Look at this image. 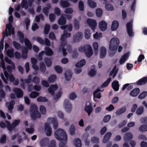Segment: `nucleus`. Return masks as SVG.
<instances>
[{"instance_id":"69168bd1","label":"nucleus","mask_w":147,"mask_h":147,"mask_svg":"<svg viewBox=\"0 0 147 147\" xmlns=\"http://www.w3.org/2000/svg\"><path fill=\"white\" fill-rule=\"evenodd\" d=\"M40 110L42 115H45L46 114V109L43 106L41 105L40 106Z\"/></svg>"},{"instance_id":"4d7b16f0","label":"nucleus","mask_w":147,"mask_h":147,"mask_svg":"<svg viewBox=\"0 0 147 147\" xmlns=\"http://www.w3.org/2000/svg\"><path fill=\"white\" fill-rule=\"evenodd\" d=\"M91 141L92 143L97 144L99 143V139L98 137L94 136L91 138Z\"/></svg>"},{"instance_id":"774afa93","label":"nucleus","mask_w":147,"mask_h":147,"mask_svg":"<svg viewBox=\"0 0 147 147\" xmlns=\"http://www.w3.org/2000/svg\"><path fill=\"white\" fill-rule=\"evenodd\" d=\"M6 136L5 134L2 135L0 141L1 143L4 144L6 143Z\"/></svg>"},{"instance_id":"c03bdc74","label":"nucleus","mask_w":147,"mask_h":147,"mask_svg":"<svg viewBox=\"0 0 147 147\" xmlns=\"http://www.w3.org/2000/svg\"><path fill=\"white\" fill-rule=\"evenodd\" d=\"M56 79V76L55 75L50 76L48 78V81L49 83L53 82Z\"/></svg>"},{"instance_id":"423d86ee","label":"nucleus","mask_w":147,"mask_h":147,"mask_svg":"<svg viewBox=\"0 0 147 147\" xmlns=\"http://www.w3.org/2000/svg\"><path fill=\"white\" fill-rule=\"evenodd\" d=\"M119 41L116 37L112 38L110 41L109 49L111 51H115L117 49L119 45Z\"/></svg>"},{"instance_id":"79ce46f5","label":"nucleus","mask_w":147,"mask_h":147,"mask_svg":"<svg viewBox=\"0 0 147 147\" xmlns=\"http://www.w3.org/2000/svg\"><path fill=\"white\" fill-rule=\"evenodd\" d=\"M84 35L85 38L86 39H89L90 36V31L89 29L86 28L85 30Z\"/></svg>"},{"instance_id":"a878e982","label":"nucleus","mask_w":147,"mask_h":147,"mask_svg":"<svg viewBox=\"0 0 147 147\" xmlns=\"http://www.w3.org/2000/svg\"><path fill=\"white\" fill-rule=\"evenodd\" d=\"M126 109L125 107H123L117 109L115 113L117 115H119L124 113L126 111Z\"/></svg>"},{"instance_id":"ddd939ff","label":"nucleus","mask_w":147,"mask_h":147,"mask_svg":"<svg viewBox=\"0 0 147 147\" xmlns=\"http://www.w3.org/2000/svg\"><path fill=\"white\" fill-rule=\"evenodd\" d=\"M64 106L66 111L69 113L71 111L72 106L71 103L67 99H65L64 102Z\"/></svg>"},{"instance_id":"1a4fd4ad","label":"nucleus","mask_w":147,"mask_h":147,"mask_svg":"<svg viewBox=\"0 0 147 147\" xmlns=\"http://www.w3.org/2000/svg\"><path fill=\"white\" fill-rule=\"evenodd\" d=\"M36 41L42 45H45L47 46H49L50 44V42L49 40L47 38H45L44 40L42 38L39 37H37L35 38Z\"/></svg>"},{"instance_id":"7ed1b4c3","label":"nucleus","mask_w":147,"mask_h":147,"mask_svg":"<svg viewBox=\"0 0 147 147\" xmlns=\"http://www.w3.org/2000/svg\"><path fill=\"white\" fill-rule=\"evenodd\" d=\"M80 52L84 53L87 57H90L93 54L92 49L91 46L89 44L84 45L78 48Z\"/></svg>"},{"instance_id":"e2e57ef3","label":"nucleus","mask_w":147,"mask_h":147,"mask_svg":"<svg viewBox=\"0 0 147 147\" xmlns=\"http://www.w3.org/2000/svg\"><path fill=\"white\" fill-rule=\"evenodd\" d=\"M111 78L110 77L107 79V80L102 85L101 87H105L107 86L109 83L111 81Z\"/></svg>"},{"instance_id":"bf43d9fd","label":"nucleus","mask_w":147,"mask_h":147,"mask_svg":"<svg viewBox=\"0 0 147 147\" xmlns=\"http://www.w3.org/2000/svg\"><path fill=\"white\" fill-rule=\"evenodd\" d=\"M20 81L22 82V86H24V83L26 84H28L30 83L31 82L28 79H25L24 80L23 79H21L20 80Z\"/></svg>"},{"instance_id":"ea45409f","label":"nucleus","mask_w":147,"mask_h":147,"mask_svg":"<svg viewBox=\"0 0 147 147\" xmlns=\"http://www.w3.org/2000/svg\"><path fill=\"white\" fill-rule=\"evenodd\" d=\"M86 63L85 60L83 59L76 64L75 66L77 67H82L85 65Z\"/></svg>"},{"instance_id":"c9c22d12","label":"nucleus","mask_w":147,"mask_h":147,"mask_svg":"<svg viewBox=\"0 0 147 147\" xmlns=\"http://www.w3.org/2000/svg\"><path fill=\"white\" fill-rule=\"evenodd\" d=\"M87 3L88 6L92 8H94L97 6L96 3L91 0H88Z\"/></svg>"},{"instance_id":"a211bd4d","label":"nucleus","mask_w":147,"mask_h":147,"mask_svg":"<svg viewBox=\"0 0 147 147\" xmlns=\"http://www.w3.org/2000/svg\"><path fill=\"white\" fill-rule=\"evenodd\" d=\"M112 135L111 133L110 132L107 133L105 135L102 140L103 143H107L111 138Z\"/></svg>"},{"instance_id":"9b49d317","label":"nucleus","mask_w":147,"mask_h":147,"mask_svg":"<svg viewBox=\"0 0 147 147\" xmlns=\"http://www.w3.org/2000/svg\"><path fill=\"white\" fill-rule=\"evenodd\" d=\"M83 36V34L81 32H78L74 36L73 38V42H79L82 39Z\"/></svg>"},{"instance_id":"6ab92c4d","label":"nucleus","mask_w":147,"mask_h":147,"mask_svg":"<svg viewBox=\"0 0 147 147\" xmlns=\"http://www.w3.org/2000/svg\"><path fill=\"white\" fill-rule=\"evenodd\" d=\"M140 92V89L138 88H136L131 90L129 94L131 96L135 97Z\"/></svg>"},{"instance_id":"5fc2aeb1","label":"nucleus","mask_w":147,"mask_h":147,"mask_svg":"<svg viewBox=\"0 0 147 147\" xmlns=\"http://www.w3.org/2000/svg\"><path fill=\"white\" fill-rule=\"evenodd\" d=\"M5 35L3 36L2 38L1 39L0 41V53L2 52L3 48L4 39Z\"/></svg>"},{"instance_id":"0eeeda50","label":"nucleus","mask_w":147,"mask_h":147,"mask_svg":"<svg viewBox=\"0 0 147 147\" xmlns=\"http://www.w3.org/2000/svg\"><path fill=\"white\" fill-rule=\"evenodd\" d=\"M12 25L11 24H9L6 25V29L5 32H3V36L5 35V36L7 37L8 35L11 36V34L12 35L15 34V30L14 28H12Z\"/></svg>"},{"instance_id":"bb28decb","label":"nucleus","mask_w":147,"mask_h":147,"mask_svg":"<svg viewBox=\"0 0 147 147\" xmlns=\"http://www.w3.org/2000/svg\"><path fill=\"white\" fill-rule=\"evenodd\" d=\"M14 50L11 48V49H9L6 51V53L7 55L9 58H12L14 57Z\"/></svg>"},{"instance_id":"473e14b6","label":"nucleus","mask_w":147,"mask_h":147,"mask_svg":"<svg viewBox=\"0 0 147 147\" xmlns=\"http://www.w3.org/2000/svg\"><path fill=\"white\" fill-rule=\"evenodd\" d=\"M72 73L70 71H67L65 74V76L66 80L69 81L72 76Z\"/></svg>"},{"instance_id":"aec40b11","label":"nucleus","mask_w":147,"mask_h":147,"mask_svg":"<svg viewBox=\"0 0 147 147\" xmlns=\"http://www.w3.org/2000/svg\"><path fill=\"white\" fill-rule=\"evenodd\" d=\"M58 23L59 25L64 26L66 23V18L64 16H61L58 19Z\"/></svg>"},{"instance_id":"f704fd0d","label":"nucleus","mask_w":147,"mask_h":147,"mask_svg":"<svg viewBox=\"0 0 147 147\" xmlns=\"http://www.w3.org/2000/svg\"><path fill=\"white\" fill-rule=\"evenodd\" d=\"M60 5L63 8L67 7L70 5L69 3L66 1L63 0H61L60 1Z\"/></svg>"},{"instance_id":"58836bf2","label":"nucleus","mask_w":147,"mask_h":147,"mask_svg":"<svg viewBox=\"0 0 147 147\" xmlns=\"http://www.w3.org/2000/svg\"><path fill=\"white\" fill-rule=\"evenodd\" d=\"M48 142V139L47 138H44L41 140L40 142V146L44 147L46 146Z\"/></svg>"},{"instance_id":"c756f323","label":"nucleus","mask_w":147,"mask_h":147,"mask_svg":"<svg viewBox=\"0 0 147 147\" xmlns=\"http://www.w3.org/2000/svg\"><path fill=\"white\" fill-rule=\"evenodd\" d=\"M74 145L76 147H81L82 142L81 140L79 138H76L74 139Z\"/></svg>"},{"instance_id":"4468645a","label":"nucleus","mask_w":147,"mask_h":147,"mask_svg":"<svg viewBox=\"0 0 147 147\" xmlns=\"http://www.w3.org/2000/svg\"><path fill=\"white\" fill-rule=\"evenodd\" d=\"M45 129L46 135L49 136L52 134V129L50 125L47 123H46L45 125Z\"/></svg>"},{"instance_id":"9d476101","label":"nucleus","mask_w":147,"mask_h":147,"mask_svg":"<svg viewBox=\"0 0 147 147\" xmlns=\"http://www.w3.org/2000/svg\"><path fill=\"white\" fill-rule=\"evenodd\" d=\"M132 25V23L130 22L127 23L126 24L127 33L130 37H132L133 36Z\"/></svg>"},{"instance_id":"a18cd8bd","label":"nucleus","mask_w":147,"mask_h":147,"mask_svg":"<svg viewBox=\"0 0 147 147\" xmlns=\"http://www.w3.org/2000/svg\"><path fill=\"white\" fill-rule=\"evenodd\" d=\"M48 100V99L45 97L42 96H39L37 99V101L38 102H46Z\"/></svg>"},{"instance_id":"0e129e2a","label":"nucleus","mask_w":147,"mask_h":147,"mask_svg":"<svg viewBox=\"0 0 147 147\" xmlns=\"http://www.w3.org/2000/svg\"><path fill=\"white\" fill-rule=\"evenodd\" d=\"M111 118V116L109 115H106L103 118V121L105 123H107L109 121Z\"/></svg>"},{"instance_id":"b1692460","label":"nucleus","mask_w":147,"mask_h":147,"mask_svg":"<svg viewBox=\"0 0 147 147\" xmlns=\"http://www.w3.org/2000/svg\"><path fill=\"white\" fill-rule=\"evenodd\" d=\"M132 138L133 135L130 133H126L124 137V141L126 142H129Z\"/></svg>"},{"instance_id":"4be33fe9","label":"nucleus","mask_w":147,"mask_h":147,"mask_svg":"<svg viewBox=\"0 0 147 147\" xmlns=\"http://www.w3.org/2000/svg\"><path fill=\"white\" fill-rule=\"evenodd\" d=\"M15 101L14 100H11L9 105L7 107L9 112L11 113H12V110L14 108V105L15 104Z\"/></svg>"},{"instance_id":"f03ea898","label":"nucleus","mask_w":147,"mask_h":147,"mask_svg":"<svg viewBox=\"0 0 147 147\" xmlns=\"http://www.w3.org/2000/svg\"><path fill=\"white\" fill-rule=\"evenodd\" d=\"M30 112L32 120L35 121L37 118H40L41 117V114L38 111V108L35 104L31 105L30 109Z\"/></svg>"},{"instance_id":"13d9d810","label":"nucleus","mask_w":147,"mask_h":147,"mask_svg":"<svg viewBox=\"0 0 147 147\" xmlns=\"http://www.w3.org/2000/svg\"><path fill=\"white\" fill-rule=\"evenodd\" d=\"M70 134L71 135H73L75 134V127L74 125H71L69 130Z\"/></svg>"},{"instance_id":"4c0bfd02","label":"nucleus","mask_w":147,"mask_h":147,"mask_svg":"<svg viewBox=\"0 0 147 147\" xmlns=\"http://www.w3.org/2000/svg\"><path fill=\"white\" fill-rule=\"evenodd\" d=\"M28 0H22L21 3V6L22 8H24L26 9L28 8V4L27 2Z\"/></svg>"},{"instance_id":"393cba45","label":"nucleus","mask_w":147,"mask_h":147,"mask_svg":"<svg viewBox=\"0 0 147 147\" xmlns=\"http://www.w3.org/2000/svg\"><path fill=\"white\" fill-rule=\"evenodd\" d=\"M106 50L105 48L103 47H102L100 49V58L101 59L104 58L106 56Z\"/></svg>"},{"instance_id":"09e8293b","label":"nucleus","mask_w":147,"mask_h":147,"mask_svg":"<svg viewBox=\"0 0 147 147\" xmlns=\"http://www.w3.org/2000/svg\"><path fill=\"white\" fill-rule=\"evenodd\" d=\"M40 71L43 73H45L46 71V67L44 63H40Z\"/></svg>"},{"instance_id":"a19ab883","label":"nucleus","mask_w":147,"mask_h":147,"mask_svg":"<svg viewBox=\"0 0 147 147\" xmlns=\"http://www.w3.org/2000/svg\"><path fill=\"white\" fill-rule=\"evenodd\" d=\"M40 19L42 21L45 20L44 17L42 13H40L38 16H36L35 17V20L37 22H40Z\"/></svg>"},{"instance_id":"f257e3e1","label":"nucleus","mask_w":147,"mask_h":147,"mask_svg":"<svg viewBox=\"0 0 147 147\" xmlns=\"http://www.w3.org/2000/svg\"><path fill=\"white\" fill-rule=\"evenodd\" d=\"M55 136L57 140L62 141L59 144V147H67V136L64 130L60 129H57L55 133Z\"/></svg>"},{"instance_id":"de8ad7c7","label":"nucleus","mask_w":147,"mask_h":147,"mask_svg":"<svg viewBox=\"0 0 147 147\" xmlns=\"http://www.w3.org/2000/svg\"><path fill=\"white\" fill-rule=\"evenodd\" d=\"M54 69L57 73L60 74L63 71L62 68L59 66L56 65L54 67Z\"/></svg>"},{"instance_id":"3c124183","label":"nucleus","mask_w":147,"mask_h":147,"mask_svg":"<svg viewBox=\"0 0 147 147\" xmlns=\"http://www.w3.org/2000/svg\"><path fill=\"white\" fill-rule=\"evenodd\" d=\"M102 11L101 9L98 8L96 10V14L98 17H100L102 15Z\"/></svg>"},{"instance_id":"49530a36","label":"nucleus","mask_w":147,"mask_h":147,"mask_svg":"<svg viewBox=\"0 0 147 147\" xmlns=\"http://www.w3.org/2000/svg\"><path fill=\"white\" fill-rule=\"evenodd\" d=\"M50 28V26L49 24L45 25L44 28V33L46 35L47 34L49 33Z\"/></svg>"},{"instance_id":"6e6552de","label":"nucleus","mask_w":147,"mask_h":147,"mask_svg":"<svg viewBox=\"0 0 147 147\" xmlns=\"http://www.w3.org/2000/svg\"><path fill=\"white\" fill-rule=\"evenodd\" d=\"M6 125H7V129L9 131H11L12 130L18 125L20 122L19 119H16L14 121L12 124H10V122L8 121H5Z\"/></svg>"},{"instance_id":"dca6fc26","label":"nucleus","mask_w":147,"mask_h":147,"mask_svg":"<svg viewBox=\"0 0 147 147\" xmlns=\"http://www.w3.org/2000/svg\"><path fill=\"white\" fill-rule=\"evenodd\" d=\"M99 27L101 30L104 31L107 29V24L105 21L102 20L99 22Z\"/></svg>"},{"instance_id":"2f4dec72","label":"nucleus","mask_w":147,"mask_h":147,"mask_svg":"<svg viewBox=\"0 0 147 147\" xmlns=\"http://www.w3.org/2000/svg\"><path fill=\"white\" fill-rule=\"evenodd\" d=\"M144 111V107L142 106H141L137 109L136 111V113L137 115H141L143 113Z\"/></svg>"},{"instance_id":"603ef678","label":"nucleus","mask_w":147,"mask_h":147,"mask_svg":"<svg viewBox=\"0 0 147 147\" xmlns=\"http://www.w3.org/2000/svg\"><path fill=\"white\" fill-rule=\"evenodd\" d=\"M139 130L142 132H144L147 131V125H143L140 126L139 129Z\"/></svg>"},{"instance_id":"864d4df0","label":"nucleus","mask_w":147,"mask_h":147,"mask_svg":"<svg viewBox=\"0 0 147 147\" xmlns=\"http://www.w3.org/2000/svg\"><path fill=\"white\" fill-rule=\"evenodd\" d=\"M78 7L80 11H83L84 9V5L83 2L80 1L79 3Z\"/></svg>"},{"instance_id":"338daca9","label":"nucleus","mask_w":147,"mask_h":147,"mask_svg":"<svg viewBox=\"0 0 147 147\" xmlns=\"http://www.w3.org/2000/svg\"><path fill=\"white\" fill-rule=\"evenodd\" d=\"M147 92L146 91H144L140 94L138 96V98L140 99H142L145 98L146 96Z\"/></svg>"},{"instance_id":"052dcab7","label":"nucleus","mask_w":147,"mask_h":147,"mask_svg":"<svg viewBox=\"0 0 147 147\" xmlns=\"http://www.w3.org/2000/svg\"><path fill=\"white\" fill-rule=\"evenodd\" d=\"M93 46L94 52L97 53L98 52V45L97 42H95L93 43Z\"/></svg>"},{"instance_id":"680f3d73","label":"nucleus","mask_w":147,"mask_h":147,"mask_svg":"<svg viewBox=\"0 0 147 147\" xmlns=\"http://www.w3.org/2000/svg\"><path fill=\"white\" fill-rule=\"evenodd\" d=\"M40 80L37 76H35L33 77L32 82L36 84H38L40 82Z\"/></svg>"},{"instance_id":"5701e85b","label":"nucleus","mask_w":147,"mask_h":147,"mask_svg":"<svg viewBox=\"0 0 147 147\" xmlns=\"http://www.w3.org/2000/svg\"><path fill=\"white\" fill-rule=\"evenodd\" d=\"M60 28L62 30H66L69 32L71 31L72 29V26L71 24H69V25H66L64 26H61Z\"/></svg>"},{"instance_id":"72a5a7b5","label":"nucleus","mask_w":147,"mask_h":147,"mask_svg":"<svg viewBox=\"0 0 147 147\" xmlns=\"http://www.w3.org/2000/svg\"><path fill=\"white\" fill-rule=\"evenodd\" d=\"M45 54L48 56H51L53 54L52 50L49 47H46L45 48Z\"/></svg>"},{"instance_id":"8fccbe9b","label":"nucleus","mask_w":147,"mask_h":147,"mask_svg":"<svg viewBox=\"0 0 147 147\" xmlns=\"http://www.w3.org/2000/svg\"><path fill=\"white\" fill-rule=\"evenodd\" d=\"M105 8L106 9L109 11H112L114 9L113 6L110 3L106 4Z\"/></svg>"},{"instance_id":"c85d7f7f","label":"nucleus","mask_w":147,"mask_h":147,"mask_svg":"<svg viewBox=\"0 0 147 147\" xmlns=\"http://www.w3.org/2000/svg\"><path fill=\"white\" fill-rule=\"evenodd\" d=\"M119 25V22L117 20H114L112 22V24L111 26V29L113 31L116 30L118 27Z\"/></svg>"},{"instance_id":"39448f33","label":"nucleus","mask_w":147,"mask_h":147,"mask_svg":"<svg viewBox=\"0 0 147 147\" xmlns=\"http://www.w3.org/2000/svg\"><path fill=\"white\" fill-rule=\"evenodd\" d=\"M58 88V87L56 85H52L48 89L49 92L52 95H54V98L55 100L59 98L61 95V93L60 92H58L54 95L55 91L57 90Z\"/></svg>"},{"instance_id":"412c9836","label":"nucleus","mask_w":147,"mask_h":147,"mask_svg":"<svg viewBox=\"0 0 147 147\" xmlns=\"http://www.w3.org/2000/svg\"><path fill=\"white\" fill-rule=\"evenodd\" d=\"M147 82V77H144L138 80L137 82V84L141 85L146 84Z\"/></svg>"},{"instance_id":"e433bc0d","label":"nucleus","mask_w":147,"mask_h":147,"mask_svg":"<svg viewBox=\"0 0 147 147\" xmlns=\"http://www.w3.org/2000/svg\"><path fill=\"white\" fill-rule=\"evenodd\" d=\"M44 61L48 67H50L52 65V61L51 59L48 58H45L44 59Z\"/></svg>"},{"instance_id":"6e6d98bb","label":"nucleus","mask_w":147,"mask_h":147,"mask_svg":"<svg viewBox=\"0 0 147 147\" xmlns=\"http://www.w3.org/2000/svg\"><path fill=\"white\" fill-rule=\"evenodd\" d=\"M13 46L17 50H19L21 49V46L17 42L15 41H13Z\"/></svg>"},{"instance_id":"7c9ffc66","label":"nucleus","mask_w":147,"mask_h":147,"mask_svg":"<svg viewBox=\"0 0 147 147\" xmlns=\"http://www.w3.org/2000/svg\"><path fill=\"white\" fill-rule=\"evenodd\" d=\"M84 110L88 113V115L89 116L92 113L93 110L92 107L91 105V104L88 106H85Z\"/></svg>"},{"instance_id":"2eb2a0df","label":"nucleus","mask_w":147,"mask_h":147,"mask_svg":"<svg viewBox=\"0 0 147 147\" xmlns=\"http://www.w3.org/2000/svg\"><path fill=\"white\" fill-rule=\"evenodd\" d=\"M13 91L18 98H21L23 96V92L21 89L18 88H15L14 89Z\"/></svg>"},{"instance_id":"f3484780","label":"nucleus","mask_w":147,"mask_h":147,"mask_svg":"<svg viewBox=\"0 0 147 147\" xmlns=\"http://www.w3.org/2000/svg\"><path fill=\"white\" fill-rule=\"evenodd\" d=\"M100 91V89L99 88H98L94 91L93 95L94 96V100L95 101H97L95 99V98L99 99L101 98V94L99 92Z\"/></svg>"},{"instance_id":"f8f14e48","label":"nucleus","mask_w":147,"mask_h":147,"mask_svg":"<svg viewBox=\"0 0 147 147\" xmlns=\"http://www.w3.org/2000/svg\"><path fill=\"white\" fill-rule=\"evenodd\" d=\"M87 22L91 29L94 30L97 25L96 21L94 19L88 18L87 20Z\"/></svg>"},{"instance_id":"20e7f679","label":"nucleus","mask_w":147,"mask_h":147,"mask_svg":"<svg viewBox=\"0 0 147 147\" xmlns=\"http://www.w3.org/2000/svg\"><path fill=\"white\" fill-rule=\"evenodd\" d=\"M18 35L19 38V39L20 42H24L25 44L29 50H31L32 49V44L30 41L27 38H24V35L20 31L18 32Z\"/></svg>"},{"instance_id":"37998d69","label":"nucleus","mask_w":147,"mask_h":147,"mask_svg":"<svg viewBox=\"0 0 147 147\" xmlns=\"http://www.w3.org/2000/svg\"><path fill=\"white\" fill-rule=\"evenodd\" d=\"M40 95V94L36 92L33 91L30 94L29 96L30 98H35L38 96Z\"/></svg>"},{"instance_id":"cd10ccee","label":"nucleus","mask_w":147,"mask_h":147,"mask_svg":"<svg viewBox=\"0 0 147 147\" xmlns=\"http://www.w3.org/2000/svg\"><path fill=\"white\" fill-rule=\"evenodd\" d=\"M112 87L115 91H118L119 90V82L115 80L112 83Z\"/></svg>"}]
</instances>
